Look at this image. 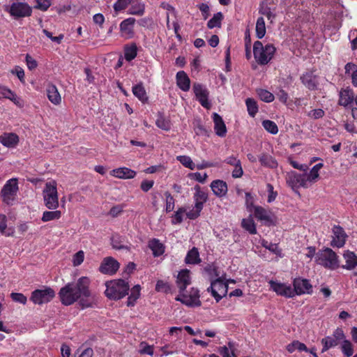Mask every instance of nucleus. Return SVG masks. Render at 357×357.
<instances>
[{
	"instance_id": "nucleus-1",
	"label": "nucleus",
	"mask_w": 357,
	"mask_h": 357,
	"mask_svg": "<svg viewBox=\"0 0 357 357\" xmlns=\"http://www.w3.org/2000/svg\"><path fill=\"white\" fill-rule=\"evenodd\" d=\"M91 280L86 276L79 278L75 283H68L61 288L59 296L61 303L70 305L79 301L81 307H91Z\"/></svg>"
},
{
	"instance_id": "nucleus-2",
	"label": "nucleus",
	"mask_w": 357,
	"mask_h": 357,
	"mask_svg": "<svg viewBox=\"0 0 357 357\" xmlns=\"http://www.w3.org/2000/svg\"><path fill=\"white\" fill-rule=\"evenodd\" d=\"M105 287V296L110 300H120L129 294V283L121 279L107 281Z\"/></svg>"
},
{
	"instance_id": "nucleus-3",
	"label": "nucleus",
	"mask_w": 357,
	"mask_h": 357,
	"mask_svg": "<svg viewBox=\"0 0 357 357\" xmlns=\"http://www.w3.org/2000/svg\"><path fill=\"white\" fill-rule=\"evenodd\" d=\"M275 50L273 44L264 46L260 40H256L253 45L254 58L261 66L268 64L273 59Z\"/></svg>"
},
{
	"instance_id": "nucleus-4",
	"label": "nucleus",
	"mask_w": 357,
	"mask_h": 357,
	"mask_svg": "<svg viewBox=\"0 0 357 357\" xmlns=\"http://www.w3.org/2000/svg\"><path fill=\"white\" fill-rule=\"evenodd\" d=\"M45 206L50 209L55 210L59 206L57 183L52 180L45 183L43 190Z\"/></svg>"
},
{
	"instance_id": "nucleus-5",
	"label": "nucleus",
	"mask_w": 357,
	"mask_h": 357,
	"mask_svg": "<svg viewBox=\"0 0 357 357\" xmlns=\"http://www.w3.org/2000/svg\"><path fill=\"white\" fill-rule=\"evenodd\" d=\"M316 263L317 265L331 270L339 267L338 256L331 248H324L319 250L316 255Z\"/></svg>"
},
{
	"instance_id": "nucleus-6",
	"label": "nucleus",
	"mask_w": 357,
	"mask_h": 357,
	"mask_svg": "<svg viewBox=\"0 0 357 357\" xmlns=\"http://www.w3.org/2000/svg\"><path fill=\"white\" fill-rule=\"evenodd\" d=\"M19 190L18 181L17 178H11L6 181L1 189V196L3 201L11 206L16 199Z\"/></svg>"
},
{
	"instance_id": "nucleus-7",
	"label": "nucleus",
	"mask_w": 357,
	"mask_h": 357,
	"mask_svg": "<svg viewBox=\"0 0 357 357\" xmlns=\"http://www.w3.org/2000/svg\"><path fill=\"white\" fill-rule=\"evenodd\" d=\"M6 10L15 20L30 17L33 13L32 7L24 2H13Z\"/></svg>"
},
{
	"instance_id": "nucleus-8",
	"label": "nucleus",
	"mask_w": 357,
	"mask_h": 357,
	"mask_svg": "<svg viewBox=\"0 0 357 357\" xmlns=\"http://www.w3.org/2000/svg\"><path fill=\"white\" fill-rule=\"evenodd\" d=\"M207 291L211 293L217 302H219L227 295L228 284L221 278H217L215 280L211 281L210 287L207 288Z\"/></svg>"
},
{
	"instance_id": "nucleus-9",
	"label": "nucleus",
	"mask_w": 357,
	"mask_h": 357,
	"mask_svg": "<svg viewBox=\"0 0 357 357\" xmlns=\"http://www.w3.org/2000/svg\"><path fill=\"white\" fill-rule=\"evenodd\" d=\"M55 296V291L50 287L37 289L32 291L30 300L35 304L49 303Z\"/></svg>"
},
{
	"instance_id": "nucleus-10",
	"label": "nucleus",
	"mask_w": 357,
	"mask_h": 357,
	"mask_svg": "<svg viewBox=\"0 0 357 357\" xmlns=\"http://www.w3.org/2000/svg\"><path fill=\"white\" fill-rule=\"evenodd\" d=\"M199 298V291L196 288L192 287L189 294H185L183 291L176 297V301H180L188 306H200L202 302Z\"/></svg>"
},
{
	"instance_id": "nucleus-11",
	"label": "nucleus",
	"mask_w": 357,
	"mask_h": 357,
	"mask_svg": "<svg viewBox=\"0 0 357 357\" xmlns=\"http://www.w3.org/2000/svg\"><path fill=\"white\" fill-rule=\"evenodd\" d=\"M294 296H301L303 294H312L313 287L310 281L303 278H296L293 281Z\"/></svg>"
},
{
	"instance_id": "nucleus-12",
	"label": "nucleus",
	"mask_w": 357,
	"mask_h": 357,
	"mask_svg": "<svg viewBox=\"0 0 357 357\" xmlns=\"http://www.w3.org/2000/svg\"><path fill=\"white\" fill-rule=\"evenodd\" d=\"M192 90L199 102L206 109L211 107L208 102L209 92L201 83L195 82L192 85Z\"/></svg>"
},
{
	"instance_id": "nucleus-13",
	"label": "nucleus",
	"mask_w": 357,
	"mask_h": 357,
	"mask_svg": "<svg viewBox=\"0 0 357 357\" xmlns=\"http://www.w3.org/2000/svg\"><path fill=\"white\" fill-rule=\"evenodd\" d=\"M136 20L134 17H128L123 20L119 24V32L121 37L130 39L135 37V24Z\"/></svg>"
},
{
	"instance_id": "nucleus-14",
	"label": "nucleus",
	"mask_w": 357,
	"mask_h": 357,
	"mask_svg": "<svg viewBox=\"0 0 357 357\" xmlns=\"http://www.w3.org/2000/svg\"><path fill=\"white\" fill-rule=\"evenodd\" d=\"M268 284L270 289L275 291L278 296H284L285 298L294 297L293 289L290 285L274 280H270Z\"/></svg>"
},
{
	"instance_id": "nucleus-15",
	"label": "nucleus",
	"mask_w": 357,
	"mask_h": 357,
	"mask_svg": "<svg viewBox=\"0 0 357 357\" xmlns=\"http://www.w3.org/2000/svg\"><path fill=\"white\" fill-rule=\"evenodd\" d=\"M119 269V264L112 257H105L99 267V271L104 274L114 275Z\"/></svg>"
},
{
	"instance_id": "nucleus-16",
	"label": "nucleus",
	"mask_w": 357,
	"mask_h": 357,
	"mask_svg": "<svg viewBox=\"0 0 357 357\" xmlns=\"http://www.w3.org/2000/svg\"><path fill=\"white\" fill-rule=\"evenodd\" d=\"M253 213L255 217L258 220L263 222L265 225L271 226L274 225V215L270 210L261 206H256Z\"/></svg>"
},
{
	"instance_id": "nucleus-17",
	"label": "nucleus",
	"mask_w": 357,
	"mask_h": 357,
	"mask_svg": "<svg viewBox=\"0 0 357 357\" xmlns=\"http://www.w3.org/2000/svg\"><path fill=\"white\" fill-rule=\"evenodd\" d=\"M287 184L292 188L300 187L307 188L308 183L306 179V174H301L296 172H291L287 176Z\"/></svg>"
},
{
	"instance_id": "nucleus-18",
	"label": "nucleus",
	"mask_w": 357,
	"mask_h": 357,
	"mask_svg": "<svg viewBox=\"0 0 357 357\" xmlns=\"http://www.w3.org/2000/svg\"><path fill=\"white\" fill-rule=\"evenodd\" d=\"M332 233L333 236L331 245L338 248L344 246L347 237L344 228L340 225H334L332 228Z\"/></svg>"
},
{
	"instance_id": "nucleus-19",
	"label": "nucleus",
	"mask_w": 357,
	"mask_h": 357,
	"mask_svg": "<svg viewBox=\"0 0 357 357\" xmlns=\"http://www.w3.org/2000/svg\"><path fill=\"white\" fill-rule=\"evenodd\" d=\"M354 102V92L349 87L342 89L339 92L338 105L347 107Z\"/></svg>"
},
{
	"instance_id": "nucleus-20",
	"label": "nucleus",
	"mask_w": 357,
	"mask_h": 357,
	"mask_svg": "<svg viewBox=\"0 0 357 357\" xmlns=\"http://www.w3.org/2000/svg\"><path fill=\"white\" fill-rule=\"evenodd\" d=\"M176 283L180 294H182L190 284V271L188 269L180 271L177 275Z\"/></svg>"
},
{
	"instance_id": "nucleus-21",
	"label": "nucleus",
	"mask_w": 357,
	"mask_h": 357,
	"mask_svg": "<svg viewBox=\"0 0 357 357\" xmlns=\"http://www.w3.org/2000/svg\"><path fill=\"white\" fill-rule=\"evenodd\" d=\"M0 142L6 148H15L20 142L19 136L13 132H4L0 135Z\"/></svg>"
},
{
	"instance_id": "nucleus-22",
	"label": "nucleus",
	"mask_w": 357,
	"mask_h": 357,
	"mask_svg": "<svg viewBox=\"0 0 357 357\" xmlns=\"http://www.w3.org/2000/svg\"><path fill=\"white\" fill-rule=\"evenodd\" d=\"M137 172L130 168L122 167L112 169L110 172L112 176L118 178L119 179H131L134 178Z\"/></svg>"
},
{
	"instance_id": "nucleus-23",
	"label": "nucleus",
	"mask_w": 357,
	"mask_h": 357,
	"mask_svg": "<svg viewBox=\"0 0 357 357\" xmlns=\"http://www.w3.org/2000/svg\"><path fill=\"white\" fill-rule=\"evenodd\" d=\"M301 80L307 89L314 91L317 89V77L314 75L313 72H306L301 76Z\"/></svg>"
},
{
	"instance_id": "nucleus-24",
	"label": "nucleus",
	"mask_w": 357,
	"mask_h": 357,
	"mask_svg": "<svg viewBox=\"0 0 357 357\" xmlns=\"http://www.w3.org/2000/svg\"><path fill=\"white\" fill-rule=\"evenodd\" d=\"M212 118L214 122V130L215 134L220 137H225L227 130L222 118L217 112L213 113Z\"/></svg>"
},
{
	"instance_id": "nucleus-25",
	"label": "nucleus",
	"mask_w": 357,
	"mask_h": 357,
	"mask_svg": "<svg viewBox=\"0 0 357 357\" xmlns=\"http://www.w3.org/2000/svg\"><path fill=\"white\" fill-rule=\"evenodd\" d=\"M47 95L51 103L54 105H59L61 102V96L58 89L54 84L49 83L47 86Z\"/></svg>"
},
{
	"instance_id": "nucleus-26",
	"label": "nucleus",
	"mask_w": 357,
	"mask_h": 357,
	"mask_svg": "<svg viewBox=\"0 0 357 357\" xmlns=\"http://www.w3.org/2000/svg\"><path fill=\"white\" fill-rule=\"evenodd\" d=\"M210 186L213 193L218 197H222L227 193L228 186L224 181L215 180L211 182Z\"/></svg>"
},
{
	"instance_id": "nucleus-27",
	"label": "nucleus",
	"mask_w": 357,
	"mask_h": 357,
	"mask_svg": "<svg viewBox=\"0 0 357 357\" xmlns=\"http://www.w3.org/2000/svg\"><path fill=\"white\" fill-rule=\"evenodd\" d=\"M148 248L151 249L155 257H160L165 251V246L158 238H152L148 241Z\"/></svg>"
},
{
	"instance_id": "nucleus-28",
	"label": "nucleus",
	"mask_w": 357,
	"mask_h": 357,
	"mask_svg": "<svg viewBox=\"0 0 357 357\" xmlns=\"http://www.w3.org/2000/svg\"><path fill=\"white\" fill-rule=\"evenodd\" d=\"M176 85L183 91L190 89V79L184 71H179L176 75Z\"/></svg>"
},
{
	"instance_id": "nucleus-29",
	"label": "nucleus",
	"mask_w": 357,
	"mask_h": 357,
	"mask_svg": "<svg viewBox=\"0 0 357 357\" xmlns=\"http://www.w3.org/2000/svg\"><path fill=\"white\" fill-rule=\"evenodd\" d=\"M132 94L143 104L149 102V96L142 82L133 86Z\"/></svg>"
},
{
	"instance_id": "nucleus-30",
	"label": "nucleus",
	"mask_w": 357,
	"mask_h": 357,
	"mask_svg": "<svg viewBox=\"0 0 357 357\" xmlns=\"http://www.w3.org/2000/svg\"><path fill=\"white\" fill-rule=\"evenodd\" d=\"M201 261L198 248H196V247H192L191 250L188 251L185 258V261L187 264H199Z\"/></svg>"
},
{
	"instance_id": "nucleus-31",
	"label": "nucleus",
	"mask_w": 357,
	"mask_h": 357,
	"mask_svg": "<svg viewBox=\"0 0 357 357\" xmlns=\"http://www.w3.org/2000/svg\"><path fill=\"white\" fill-rule=\"evenodd\" d=\"M195 190L193 196L195 203H198L201 205V208H204V203L208 199V194L198 185L195 186Z\"/></svg>"
},
{
	"instance_id": "nucleus-32",
	"label": "nucleus",
	"mask_w": 357,
	"mask_h": 357,
	"mask_svg": "<svg viewBox=\"0 0 357 357\" xmlns=\"http://www.w3.org/2000/svg\"><path fill=\"white\" fill-rule=\"evenodd\" d=\"M259 162L261 165L274 169L278 167V163L274 157L268 153H262L259 155Z\"/></svg>"
},
{
	"instance_id": "nucleus-33",
	"label": "nucleus",
	"mask_w": 357,
	"mask_h": 357,
	"mask_svg": "<svg viewBox=\"0 0 357 357\" xmlns=\"http://www.w3.org/2000/svg\"><path fill=\"white\" fill-rule=\"evenodd\" d=\"M142 287L139 284L134 285L130 289V294L128 298L127 305L135 306L137 300L140 297Z\"/></svg>"
},
{
	"instance_id": "nucleus-34",
	"label": "nucleus",
	"mask_w": 357,
	"mask_h": 357,
	"mask_svg": "<svg viewBox=\"0 0 357 357\" xmlns=\"http://www.w3.org/2000/svg\"><path fill=\"white\" fill-rule=\"evenodd\" d=\"M344 257L346 259L344 268L351 270L357 266V255L354 252L347 251L344 255Z\"/></svg>"
},
{
	"instance_id": "nucleus-35",
	"label": "nucleus",
	"mask_w": 357,
	"mask_h": 357,
	"mask_svg": "<svg viewBox=\"0 0 357 357\" xmlns=\"http://www.w3.org/2000/svg\"><path fill=\"white\" fill-rule=\"evenodd\" d=\"M137 54V47L135 43L126 45L124 47V58L127 61H132Z\"/></svg>"
},
{
	"instance_id": "nucleus-36",
	"label": "nucleus",
	"mask_w": 357,
	"mask_h": 357,
	"mask_svg": "<svg viewBox=\"0 0 357 357\" xmlns=\"http://www.w3.org/2000/svg\"><path fill=\"white\" fill-rule=\"evenodd\" d=\"M324 167L323 163H318L314 165L306 174L307 183H315L319 177V171Z\"/></svg>"
},
{
	"instance_id": "nucleus-37",
	"label": "nucleus",
	"mask_w": 357,
	"mask_h": 357,
	"mask_svg": "<svg viewBox=\"0 0 357 357\" xmlns=\"http://www.w3.org/2000/svg\"><path fill=\"white\" fill-rule=\"evenodd\" d=\"M61 215L62 213L61 211H57L56 209L52 211H45L43 213L41 220L43 222H47L52 220H58L61 218Z\"/></svg>"
},
{
	"instance_id": "nucleus-38",
	"label": "nucleus",
	"mask_w": 357,
	"mask_h": 357,
	"mask_svg": "<svg viewBox=\"0 0 357 357\" xmlns=\"http://www.w3.org/2000/svg\"><path fill=\"white\" fill-rule=\"evenodd\" d=\"M245 106H247L248 114L251 117H255L259 112V106L255 100L252 98H247L245 99Z\"/></svg>"
},
{
	"instance_id": "nucleus-39",
	"label": "nucleus",
	"mask_w": 357,
	"mask_h": 357,
	"mask_svg": "<svg viewBox=\"0 0 357 357\" xmlns=\"http://www.w3.org/2000/svg\"><path fill=\"white\" fill-rule=\"evenodd\" d=\"M344 70H346V74L351 73L352 84L355 87H357V65L352 63H347L344 66Z\"/></svg>"
},
{
	"instance_id": "nucleus-40",
	"label": "nucleus",
	"mask_w": 357,
	"mask_h": 357,
	"mask_svg": "<svg viewBox=\"0 0 357 357\" xmlns=\"http://www.w3.org/2000/svg\"><path fill=\"white\" fill-rule=\"evenodd\" d=\"M204 271L208 275L211 282L212 280H215V278H218V277H220L218 268L217 267L214 262H213L212 264H206L204 268Z\"/></svg>"
},
{
	"instance_id": "nucleus-41",
	"label": "nucleus",
	"mask_w": 357,
	"mask_h": 357,
	"mask_svg": "<svg viewBox=\"0 0 357 357\" xmlns=\"http://www.w3.org/2000/svg\"><path fill=\"white\" fill-rule=\"evenodd\" d=\"M131 7L129 8L128 13L134 15L142 16L144 14L145 12V6L144 4L141 3H135L133 1H131Z\"/></svg>"
},
{
	"instance_id": "nucleus-42",
	"label": "nucleus",
	"mask_w": 357,
	"mask_h": 357,
	"mask_svg": "<svg viewBox=\"0 0 357 357\" xmlns=\"http://www.w3.org/2000/svg\"><path fill=\"white\" fill-rule=\"evenodd\" d=\"M321 344L323 348L321 351L324 352L332 347L337 346L340 343L337 342L333 336H326L325 338L321 340Z\"/></svg>"
},
{
	"instance_id": "nucleus-43",
	"label": "nucleus",
	"mask_w": 357,
	"mask_h": 357,
	"mask_svg": "<svg viewBox=\"0 0 357 357\" xmlns=\"http://www.w3.org/2000/svg\"><path fill=\"white\" fill-rule=\"evenodd\" d=\"M165 197V211L170 213L174 211L175 208V198L168 191L164 192Z\"/></svg>"
},
{
	"instance_id": "nucleus-44",
	"label": "nucleus",
	"mask_w": 357,
	"mask_h": 357,
	"mask_svg": "<svg viewBox=\"0 0 357 357\" xmlns=\"http://www.w3.org/2000/svg\"><path fill=\"white\" fill-rule=\"evenodd\" d=\"M256 36L258 38H262L266 34L265 21L262 17H259L256 22Z\"/></svg>"
},
{
	"instance_id": "nucleus-45",
	"label": "nucleus",
	"mask_w": 357,
	"mask_h": 357,
	"mask_svg": "<svg viewBox=\"0 0 357 357\" xmlns=\"http://www.w3.org/2000/svg\"><path fill=\"white\" fill-rule=\"evenodd\" d=\"M223 19V15L221 13H218L213 15L207 22V27L210 29L215 27L220 28L221 26V22Z\"/></svg>"
},
{
	"instance_id": "nucleus-46",
	"label": "nucleus",
	"mask_w": 357,
	"mask_h": 357,
	"mask_svg": "<svg viewBox=\"0 0 357 357\" xmlns=\"http://www.w3.org/2000/svg\"><path fill=\"white\" fill-rule=\"evenodd\" d=\"M241 226L250 234H257L256 225L252 218L243 219L241 222Z\"/></svg>"
},
{
	"instance_id": "nucleus-47",
	"label": "nucleus",
	"mask_w": 357,
	"mask_h": 357,
	"mask_svg": "<svg viewBox=\"0 0 357 357\" xmlns=\"http://www.w3.org/2000/svg\"><path fill=\"white\" fill-rule=\"evenodd\" d=\"M176 160L179 162L181 165H183L184 167L190 169H194L195 168V165L192 161V159L190 158V156L185 155H177L176 157Z\"/></svg>"
},
{
	"instance_id": "nucleus-48",
	"label": "nucleus",
	"mask_w": 357,
	"mask_h": 357,
	"mask_svg": "<svg viewBox=\"0 0 357 357\" xmlns=\"http://www.w3.org/2000/svg\"><path fill=\"white\" fill-rule=\"evenodd\" d=\"M257 93L261 101L270 103L274 101V96L273 93L266 89H257Z\"/></svg>"
},
{
	"instance_id": "nucleus-49",
	"label": "nucleus",
	"mask_w": 357,
	"mask_h": 357,
	"mask_svg": "<svg viewBox=\"0 0 357 357\" xmlns=\"http://www.w3.org/2000/svg\"><path fill=\"white\" fill-rule=\"evenodd\" d=\"M287 349L290 354H292V352H294L296 349H298L301 351H305L308 352V349L305 344L297 340L293 341L291 343L287 344Z\"/></svg>"
},
{
	"instance_id": "nucleus-50",
	"label": "nucleus",
	"mask_w": 357,
	"mask_h": 357,
	"mask_svg": "<svg viewBox=\"0 0 357 357\" xmlns=\"http://www.w3.org/2000/svg\"><path fill=\"white\" fill-rule=\"evenodd\" d=\"M264 130L272 135H276L278 132V128L275 122L271 120H264L261 122Z\"/></svg>"
},
{
	"instance_id": "nucleus-51",
	"label": "nucleus",
	"mask_w": 357,
	"mask_h": 357,
	"mask_svg": "<svg viewBox=\"0 0 357 357\" xmlns=\"http://www.w3.org/2000/svg\"><path fill=\"white\" fill-rule=\"evenodd\" d=\"M155 123L157 126L162 128V130L168 131L171 128L170 121L165 119L161 113L158 114Z\"/></svg>"
},
{
	"instance_id": "nucleus-52",
	"label": "nucleus",
	"mask_w": 357,
	"mask_h": 357,
	"mask_svg": "<svg viewBox=\"0 0 357 357\" xmlns=\"http://www.w3.org/2000/svg\"><path fill=\"white\" fill-rule=\"evenodd\" d=\"M6 216L0 214V234L6 236H10L13 234V231L10 229H6Z\"/></svg>"
},
{
	"instance_id": "nucleus-53",
	"label": "nucleus",
	"mask_w": 357,
	"mask_h": 357,
	"mask_svg": "<svg viewBox=\"0 0 357 357\" xmlns=\"http://www.w3.org/2000/svg\"><path fill=\"white\" fill-rule=\"evenodd\" d=\"M185 213H186V208L185 207L178 208L172 215V225L181 224L183 220V215Z\"/></svg>"
},
{
	"instance_id": "nucleus-54",
	"label": "nucleus",
	"mask_w": 357,
	"mask_h": 357,
	"mask_svg": "<svg viewBox=\"0 0 357 357\" xmlns=\"http://www.w3.org/2000/svg\"><path fill=\"white\" fill-rule=\"evenodd\" d=\"M342 354L346 357H351L354 354V346L349 340H344L341 345Z\"/></svg>"
},
{
	"instance_id": "nucleus-55",
	"label": "nucleus",
	"mask_w": 357,
	"mask_h": 357,
	"mask_svg": "<svg viewBox=\"0 0 357 357\" xmlns=\"http://www.w3.org/2000/svg\"><path fill=\"white\" fill-rule=\"evenodd\" d=\"M202 210L203 208H201L200 204H195L192 209L190 210L188 212H186V215L190 220H196V218L200 215Z\"/></svg>"
},
{
	"instance_id": "nucleus-56",
	"label": "nucleus",
	"mask_w": 357,
	"mask_h": 357,
	"mask_svg": "<svg viewBox=\"0 0 357 357\" xmlns=\"http://www.w3.org/2000/svg\"><path fill=\"white\" fill-rule=\"evenodd\" d=\"M254 202L255 199L252 194L250 192H245V207H247V210L249 212H253L255 207L257 206H255Z\"/></svg>"
},
{
	"instance_id": "nucleus-57",
	"label": "nucleus",
	"mask_w": 357,
	"mask_h": 357,
	"mask_svg": "<svg viewBox=\"0 0 357 357\" xmlns=\"http://www.w3.org/2000/svg\"><path fill=\"white\" fill-rule=\"evenodd\" d=\"M7 99L10 100L11 102H13L16 106L19 107L20 108L23 107L24 105V102L23 99L17 96V94L13 91L12 94H9Z\"/></svg>"
},
{
	"instance_id": "nucleus-58",
	"label": "nucleus",
	"mask_w": 357,
	"mask_h": 357,
	"mask_svg": "<svg viewBox=\"0 0 357 357\" xmlns=\"http://www.w3.org/2000/svg\"><path fill=\"white\" fill-rule=\"evenodd\" d=\"M325 112L322 109H314L307 113V116L313 119H319L324 116Z\"/></svg>"
},
{
	"instance_id": "nucleus-59",
	"label": "nucleus",
	"mask_w": 357,
	"mask_h": 357,
	"mask_svg": "<svg viewBox=\"0 0 357 357\" xmlns=\"http://www.w3.org/2000/svg\"><path fill=\"white\" fill-rule=\"evenodd\" d=\"M332 336L335 338V340L338 342L339 343L342 342V343L347 340L345 338V333L342 328H337L332 334Z\"/></svg>"
},
{
	"instance_id": "nucleus-60",
	"label": "nucleus",
	"mask_w": 357,
	"mask_h": 357,
	"mask_svg": "<svg viewBox=\"0 0 357 357\" xmlns=\"http://www.w3.org/2000/svg\"><path fill=\"white\" fill-rule=\"evenodd\" d=\"M170 285L162 280H158L155 285V290L157 291H162L165 294H167L170 291Z\"/></svg>"
},
{
	"instance_id": "nucleus-61",
	"label": "nucleus",
	"mask_w": 357,
	"mask_h": 357,
	"mask_svg": "<svg viewBox=\"0 0 357 357\" xmlns=\"http://www.w3.org/2000/svg\"><path fill=\"white\" fill-rule=\"evenodd\" d=\"M130 3L131 0H117L114 5V8L116 13L125 9Z\"/></svg>"
},
{
	"instance_id": "nucleus-62",
	"label": "nucleus",
	"mask_w": 357,
	"mask_h": 357,
	"mask_svg": "<svg viewBox=\"0 0 357 357\" xmlns=\"http://www.w3.org/2000/svg\"><path fill=\"white\" fill-rule=\"evenodd\" d=\"M263 247L266 249H268L273 253L278 255L280 252L278 245L276 243H269L267 241H263L261 243Z\"/></svg>"
},
{
	"instance_id": "nucleus-63",
	"label": "nucleus",
	"mask_w": 357,
	"mask_h": 357,
	"mask_svg": "<svg viewBox=\"0 0 357 357\" xmlns=\"http://www.w3.org/2000/svg\"><path fill=\"white\" fill-rule=\"evenodd\" d=\"M10 298L13 301L24 305L26 304L27 301V298L24 294L20 293H12L10 294Z\"/></svg>"
},
{
	"instance_id": "nucleus-64",
	"label": "nucleus",
	"mask_w": 357,
	"mask_h": 357,
	"mask_svg": "<svg viewBox=\"0 0 357 357\" xmlns=\"http://www.w3.org/2000/svg\"><path fill=\"white\" fill-rule=\"evenodd\" d=\"M36 8L42 10H47L51 5L50 0H35Z\"/></svg>"
}]
</instances>
